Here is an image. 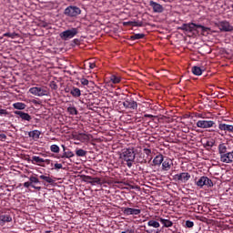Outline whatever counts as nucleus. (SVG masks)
<instances>
[{
  "mask_svg": "<svg viewBox=\"0 0 233 233\" xmlns=\"http://www.w3.org/2000/svg\"><path fill=\"white\" fill-rule=\"evenodd\" d=\"M29 181L31 185H35V186L41 183V181H39V178H37V177L35 176L29 177Z\"/></svg>",
  "mask_w": 233,
  "mask_h": 233,
  "instance_id": "obj_37",
  "label": "nucleus"
},
{
  "mask_svg": "<svg viewBox=\"0 0 233 233\" xmlns=\"http://www.w3.org/2000/svg\"><path fill=\"white\" fill-rule=\"evenodd\" d=\"M50 150L54 153V154H59V152H61V148L59 147V146L53 144L50 146Z\"/></svg>",
  "mask_w": 233,
  "mask_h": 233,
  "instance_id": "obj_35",
  "label": "nucleus"
},
{
  "mask_svg": "<svg viewBox=\"0 0 233 233\" xmlns=\"http://www.w3.org/2000/svg\"><path fill=\"white\" fill-rule=\"evenodd\" d=\"M160 223L166 227V228H168L174 225V222L167 219V218H159Z\"/></svg>",
  "mask_w": 233,
  "mask_h": 233,
  "instance_id": "obj_27",
  "label": "nucleus"
},
{
  "mask_svg": "<svg viewBox=\"0 0 233 233\" xmlns=\"http://www.w3.org/2000/svg\"><path fill=\"white\" fill-rule=\"evenodd\" d=\"M73 42L75 43V45H79V39L77 38H75Z\"/></svg>",
  "mask_w": 233,
  "mask_h": 233,
  "instance_id": "obj_51",
  "label": "nucleus"
},
{
  "mask_svg": "<svg viewBox=\"0 0 233 233\" xmlns=\"http://www.w3.org/2000/svg\"><path fill=\"white\" fill-rule=\"evenodd\" d=\"M24 187H25V188H30V187H31L32 188H35V190H41V187H37L35 185H32L30 180L28 182H25L24 183Z\"/></svg>",
  "mask_w": 233,
  "mask_h": 233,
  "instance_id": "obj_33",
  "label": "nucleus"
},
{
  "mask_svg": "<svg viewBox=\"0 0 233 233\" xmlns=\"http://www.w3.org/2000/svg\"><path fill=\"white\" fill-rule=\"evenodd\" d=\"M218 148V154H219L220 157H221V156H223L227 152H228V145L226 143L219 144Z\"/></svg>",
  "mask_w": 233,
  "mask_h": 233,
  "instance_id": "obj_16",
  "label": "nucleus"
},
{
  "mask_svg": "<svg viewBox=\"0 0 233 233\" xmlns=\"http://www.w3.org/2000/svg\"><path fill=\"white\" fill-rule=\"evenodd\" d=\"M207 146H208V147H212V145H210L209 142L207 143Z\"/></svg>",
  "mask_w": 233,
  "mask_h": 233,
  "instance_id": "obj_54",
  "label": "nucleus"
},
{
  "mask_svg": "<svg viewBox=\"0 0 233 233\" xmlns=\"http://www.w3.org/2000/svg\"><path fill=\"white\" fill-rule=\"evenodd\" d=\"M0 139L2 140L6 139V136L5 134H0Z\"/></svg>",
  "mask_w": 233,
  "mask_h": 233,
  "instance_id": "obj_50",
  "label": "nucleus"
},
{
  "mask_svg": "<svg viewBox=\"0 0 233 233\" xmlns=\"http://www.w3.org/2000/svg\"><path fill=\"white\" fill-rule=\"evenodd\" d=\"M149 6L153 8V12H155L156 14H161L165 10V8H163V5H161V4H157L152 0L149 2Z\"/></svg>",
  "mask_w": 233,
  "mask_h": 233,
  "instance_id": "obj_13",
  "label": "nucleus"
},
{
  "mask_svg": "<svg viewBox=\"0 0 233 233\" xmlns=\"http://www.w3.org/2000/svg\"><path fill=\"white\" fill-rule=\"evenodd\" d=\"M136 154H138V152L137 149L134 147L125 148L120 154L121 159L126 161V165L128 168H132L134 161L136 160Z\"/></svg>",
  "mask_w": 233,
  "mask_h": 233,
  "instance_id": "obj_1",
  "label": "nucleus"
},
{
  "mask_svg": "<svg viewBox=\"0 0 233 233\" xmlns=\"http://www.w3.org/2000/svg\"><path fill=\"white\" fill-rule=\"evenodd\" d=\"M196 28H201L202 32H207L208 30V27L194 23L183 24L181 26L177 27V30H183L184 32H194Z\"/></svg>",
  "mask_w": 233,
  "mask_h": 233,
  "instance_id": "obj_2",
  "label": "nucleus"
},
{
  "mask_svg": "<svg viewBox=\"0 0 233 233\" xmlns=\"http://www.w3.org/2000/svg\"><path fill=\"white\" fill-rule=\"evenodd\" d=\"M145 34H135L129 37L130 41H136L137 39H144Z\"/></svg>",
  "mask_w": 233,
  "mask_h": 233,
  "instance_id": "obj_34",
  "label": "nucleus"
},
{
  "mask_svg": "<svg viewBox=\"0 0 233 233\" xmlns=\"http://www.w3.org/2000/svg\"><path fill=\"white\" fill-rule=\"evenodd\" d=\"M67 112L70 116H77V114H79V111H77V108H76V106L67 107Z\"/></svg>",
  "mask_w": 233,
  "mask_h": 233,
  "instance_id": "obj_32",
  "label": "nucleus"
},
{
  "mask_svg": "<svg viewBox=\"0 0 233 233\" xmlns=\"http://www.w3.org/2000/svg\"><path fill=\"white\" fill-rule=\"evenodd\" d=\"M31 161H32L33 165H35L36 163V165H38V167H45L44 165L41 164V163H45V158H42L37 156H33Z\"/></svg>",
  "mask_w": 233,
  "mask_h": 233,
  "instance_id": "obj_19",
  "label": "nucleus"
},
{
  "mask_svg": "<svg viewBox=\"0 0 233 233\" xmlns=\"http://www.w3.org/2000/svg\"><path fill=\"white\" fill-rule=\"evenodd\" d=\"M13 107L15 108V110H25V108H26V104L23 102H16L13 104Z\"/></svg>",
  "mask_w": 233,
  "mask_h": 233,
  "instance_id": "obj_23",
  "label": "nucleus"
},
{
  "mask_svg": "<svg viewBox=\"0 0 233 233\" xmlns=\"http://www.w3.org/2000/svg\"><path fill=\"white\" fill-rule=\"evenodd\" d=\"M79 34V28L72 27L71 29H67L62 33H60V37L63 41H68L69 39H73Z\"/></svg>",
  "mask_w": 233,
  "mask_h": 233,
  "instance_id": "obj_3",
  "label": "nucleus"
},
{
  "mask_svg": "<svg viewBox=\"0 0 233 233\" xmlns=\"http://www.w3.org/2000/svg\"><path fill=\"white\" fill-rule=\"evenodd\" d=\"M137 163H140V165H145L147 163V158H145V154L139 153L138 157L137 158Z\"/></svg>",
  "mask_w": 233,
  "mask_h": 233,
  "instance_id": "obj_29",
  "label": "nucleus"
},
{
  "mask_svg": "<svg viewBox=\"0 0 233 233\" xmlns=\"http://www.w3.org/2000/svg\"><path fill=\"white\" fill-rule=\"evenodd\" d=\"M73 139L75 141H80L81 140V133H77V134L73 135Z\"/></svg>",
  "mask_w": 233,
  "mask_h": 233,
  "instance_id": "obj_46",
  "label": "nucleus"
},
{
  "mask_svg": "<svg viewBox=\"0 0 233 233\" xmlns=\"http://www.w3.org/2000/svg\"><path fill=\"white\" fill-rule=\"evenodd\" d=\"M218 27L220 32H233V26L228 23V21H220L218 24Z\"/></svg>",
  "mask_w": 233,
  "mask_h": 233,
  "instance_id": "obj_9",
  "label": "nucleus"
},
{
  "mask_svg": "<svg viewBox=\"0 0 233 233\" xmlns=\"http://www.w3.org/2000/svg\"><path fill=\"white\" fill-rule=\"evenodd\" d=\"M70 94L73 96V97H81V89L78 87H73L70 91Z\"/></svg>",
  "mask_w": 233,
  "mask_h": 233,
  "instance_id": "obj_26",
  "label": "nucleus"
},
{
  "mask_svg": "<svg viewBox=\"0 0 233 233\" xmlns=\"http://www.w3.org/2000/svg\"><path fill=\"white\" fill-rule=\"evenodd\" d=\"M0 221L2 223H10L12 217L10 215H0Z\"/></svg>",
  "mask_w": 233,
  "mask_h": 233,
  "instance_id": "obj_28",
  "label": "nucleus"
},
{
  "mask_svg": "<svg viewBox=\"0 0 233 233\" xmlns=\"http://www.w3.org/2000/svg\"><path fill=\"white\" fill-rule=\"evenodd\" d=\"M86 154V150H84L82 148L76 149V156H77V157H85Z\"/></svg>",
  "mask_w": 233,
  "mask_h": 233,
  "instance_id": "obj_31",
  "label": "nucleus"
},
{
  "mask_svg": "<svg viewBox=\"0 0 233 233\" xmlns=\"http://www.w3.org/2000/svg\"><path fill=\"white\" fill-rule=\"evenodd\" d=\"M196 185L200 188H203V187L209 188V187H214V182H212V179L208 178V177H201L196 181Z\"/></svg>",
  "mask_w": 233,
  "mask_h": 233,
  "instance_id": "obj_6",
  "label": "nucleus"
},
{
  "mask_svg": "<svg viewBox=\"0 0 233 233\" xmlns=\"http://www.w3.org/2000/svg\"><path fill=\"white\" fill-rule=\"evenodd\" d=\"M62 148L64 150L63 155L57 157V159H65L66 158V147H65V145H62Z\"/></svg>",
  "mask_w": 233,
  "mask_h": 233,
  "instance_id": "obj_41",
  "label": "nucleus"
},
{
  "mask_svg": "<svg viewBox=\"0 0 233 233\" xmlns=\"http://www.w3.org/2000/svg\"><path fill=\"white\" fill-rule=\"evenodd\" d=\"M123 106L128 110H137V102L132 97H127L124 99Z\"/></svg>",
  "mask_w": 233,
  "mask_h": 233,
  "instance_id": "obj_7",
  "label": "nucleus"
},
{
  "mask_svg": "<svg viewBox=\"0 0 233 233\" xmlns=\"http://www.w3.org/2000/svg\"><path fill=\"white\" fill-rule=\"evenodd\" d=\"M110 81H112L114 85H117L118 83H121V76L111 75Z\"/></svg>",
  "mask_w": 233,
  "mask_h": 233,
  "instance_id": "obj_30",
  "label": "nucleus"
},
{
  "mask_svg": "<svg viewBox=\"0 0 233 233\" xmlns=\"http://www.w3.org/2000/svg\"><path fill=\"white\" fill-rule=\"evenodd\" d=\"M144 116H145V117H149L150 119H151V117H154L153 115H148V114H146Z\"/></svg>",
  "mask_w": 233,
  "mask_h": 233,
  "instance_id": "obj_53",
  "label": "nucleus"
},
{
  "mask_svg": "<svg viewBox=\"0 0 233 233\" xmlns=\"http://www.w3.org/2000/svg\"><path fill=\"white\" fill-rule=\"evenodd\" d=\"M86 179H89L90 185H101V178L99 177H92L90 176H87Z\"/></svg>",
  "mask_w": 233,
  "mask_h": 233,
  "instance_id": "obj_22",
  "label": "nucleus"
},
{
  "mask_svg": "<svg viewBox=\"0 0 233 233\" xmlns=\"http://www.w3.org/2000/svg\"><path fill=\"white\" fill-rule=\"evenodd\" d=\"M147 226L148 227H153L154 228H159V227H160L159 222H157L156 220H149L147 222Z\"/></svg>",
  "mask_w": 233,
  "mask_h": 233,
  "instance_id": "obj_38",
  "label": "nucleus"
},
{
  "mask_svg": "<svg viewBox=\"0 0 233 233\" xmlns=\"http://www.w3.org/2000/svg\"><path fill=\"white\" fill-rule=\"evenodd\" d=\"M221 163H233V151H228L220 156Z\"/></svg>",
  "mask_w": 233,
  "mask_h": 233,
  "instance_id": "obj_11",
  "label": "nucleus"
},
{
  "mask_svg": "<svg viewBox=\"0 0 233 233\" xmlns=\"http://www.w3.org/2000/svg\"><path fill=\"white\" fill-rule=\"evenodd\" d=\"M125 26H143V22L128 21L124 22Z\"/></svg>",
  "mask_w": 233,
  "mask_h": 233,
  "instance_id": "obj_25",
  "label": "nucleus"
},
{
  "mask_svg": "<svg viewBox=\"0 0 233 233\" xmlns=\"http://www.w3.org/2000/svg\"><path fill=\"white\" fill-rule=\"evenodd\" d=\"M30 94L36 96L37 97H43V96H48V89L45 86H35L29 89Z\"/></svg>",
  "mask_w": 233,
  "mask_h": 233,
  "instance_id": "obj_5",
  "label": "nucleus"
},
{
  "mask_svg": "<svg viewBox=\"0 0 233 233\" xmlns=\"http://www.w3.org/2000/svg\"><path fill=\"white\" fill-rule=\"evenodd\" d=\"M66 159H70V157H74V152H72L70 149L66 151Z\"/></svg>",
  "mask_w": 233,
  "mask_h": 233,
  "instance_id": "obj_44",
  "label": "nucleus"
},
{
  "mask_svg": "<svg viewBox=\"0 0 233 233\" xmlns=\"http://www.w3.org/2000/svg\"><path fill=\"white\" fill-rule=\"evenodd\" d=\"M144 154H146L149 161H152V150H150L149 148H144Z\"/></svg>",
  "mask_w": 233,
  "mask_h": 233,
  "instance_id": "obj_40",
  "label": "nucleus"
},
{
  "mask_svg": "<svg viewBox=\"0 0 233 233\" xmlns=\"http://www.w3.org/2000/svg\"><path fill=\"white\" fill-rule=\"evenodd\" d=\"M1 168H2V167H0V170H1Z\"/></svg>",
  "mask_w": 233,
  "mask_h": 233,
  "instance_id": "obj_55",
  "label": "nucleus"
},
{
  "mask_svg": "<svg viewBox=\"0 0 233 233\" xmlns=\"http://www.w3.org/2000/svg\"><path fill=\"white\" fill-rule=\"evenodd\" d=\"M44 163H46V165H50L51 160L50 159H44Z\"/></svg>",
  "mask_w": 233,
  "mask_h": 233,
  "instance_id": "obj_52",
  "label": "nucleus"
},
{
  "mask_svg": "<svg viewBox=\"0 0 233 233\" xmlns=\"http://www.w3.org/2000/svg\"><path fill=\"white\" fill-rule=\"evenodd\" d=\"M175 179L181 181V183H187L190 179V175L188 173H180L175 175Z\"/></svg>",
  "mask_w": 233,
  "mask_h": 233,
  "instance_id": "obj_15",
  "label": "nucleus"
},
{
  "mask_svg": "<svg viewBox=\"0 0 233 233\" xmlns=\"http://www.w3.org/2000/svg\"><path fill=\"white\" fill-rule=\"evenodd\" d=\"M56 170H61L63 168V164L56 163L55 164Z\"/></svg>",
  "mask_w": 233,
  "mask_h": 233,
  "instance_id": "obj_48",
  "label": "nucleus"
},
{
  "mask_svg": "<svg viewBox=\"0 0 233 233\" xmlns=\"http://www.w3.org/2000/svg\"><path fill=\"white\" fill-rule=\"evenodd\" d=\"M50 88H52V90H57L58 86H57V83H56V81H51L49 84Z\"/></svg>",
  "mask_w": 233,
  "mask_h": 233,
  "instance_id": "obj_42",
  "label": "nucleus"
},
{
  "mask_svg": "<svg viewBox=\"0 0 233 233\" xmlns=\"http://www.w3.org/2000/svg\"><path fill=\"white\" fill-rule=\"evenodd\" d=\"M88 65H89V68H90L91 70H94V68H96V63H94V62H89Z\"/></svg>",
  "mask_w": 233,
  "mask_h": 233,
  "instance_id": "obj_49",
  "label": "nucleus"
},
{
  "mask_svg": "<svg viewBox=\"0 0 233 233\" xmlns=\"http://www.w3.org/2000/svg\"><path fill=\"white\" fill-rule=\"evenodd\" d=\"M64 14L67 17H77V15H81V8L76 5H69L65 9Z\"/></svg>",
  "mask_w": 233,
  "mask_h": 233,
  "instance_id": "obj_4",
  "label": "nucleus"
},
{
  "mask_svg": "<svg viewBox=\"0 0 233 233\" xmlns=\"http://www.w3.org/2000/svg\"><path fill=\"white\" fill-rule=\"evenodd\" d=\"M80 83L84 85V86H88V79L86 78H81Z\"/></svg>",
  "mask_w": 233,
  "mask_h": 233,
  "instance_id": "obj_47",
  "label": "nucleus"
},
{
  "mask_svg": "<svg viewBox=\"0 0 233 233\" xmlns=\"http://www.w3.org/2000/svg\"><path fill=\"white\" fill-rule=\"evenodd\" d=\"M203 72H205V69H203L198 66H194L192 67V74H194V76H201L203 74Z\"/></svg>",
  "mask_w": 233,
  "mask_h": 233,
  "instance_id": "obj_21",
  "label": "nucleus"
},
{
  "mask_svg": "<svg viewBox=\"0 0 233 233\" xmlns=\"http://www.w3.org/2000/svg\"><path fill=\"white\" fill-rule=\"evenodd\" d=\"M92 139V135L86 133H80V142L88 143Z\"/></svg>",
  "mask_w": 233,
  "mask_h": 233,
  "instance_id": "obj_20",
  "label": "nucleus"
},
{
  "mask_svg": "<svg viewBox=\"0 0 233 233\" xmlns=\"http://www.w3.org/2000/svg\"><path fill=\"white\" fill-rule=\"evenodd\" d=\"M40 179H43V181H46V183H49L50 185H52V183H54V179L50 177H46L45 175H41L39 176Z\"/></svg>",
  "mask_w": 233,
  "mask_h": 233,
  "instance_id": "obj_36",
  "label": "nucleus"
},
{
  "mask_svg": "<svg viewBox=\"0 0 233 233\" xmlns=\"http://www.w3.org/2000/svg\"><path fill=\"white\" fill-rule=\"evenodd\" d=\"M218 129L223 132H226V134L227 132H228L229 134H233V125L230 124L220 122L218 124Z\"/></svg>",
  "mask_w": 233,
  "mask_h": 233,
  "instance_id": "obj_10",
  "label": "nucleus"
},
{
  "mask_svg": "<svg viewBox=\"0 0 233 233\" xmlns=\"http://www.w3.org/2000/svg\"><path fill=\"white\" fill-rule=\"evenodd\" d=\"M192 227H194V221L187 220L186 228H192Z\"/></svg>",
  "mask_w": 233,
  "mask_h": 233,
  "instance_id": "obj_45",
  "label": "nucleus"
},
{
  "mask_svg": "<svg viewBox=\"0 0 233 233\" xmlns=\"http://www.w3.org/2000/svg\"><path fill=\"white\" fill-rule=\"evenodd\" d=\"M198 128H212L216 127V122L212 120H198L197 122Z\"/></svg>",
  "mask_w": 233,
  "mask_h": 233,
  "instance_id": "obj_8",
  "label": "nucleus"
},
{
  "mask_svg": "<svg viewBox=\"0 0 233 233\" xmlns=\"http://www.w3.org/2000/svg\"><path fill=\"white\" fill-rule=\"evenodd\" d=\"M29 137H32L33 139H39L41 136V131L39 130H33L28 133Z\"/></svg>",
  "mask_w": 233,
  "mask_h": 233,
  "instance_id": "obj_24",
  "label": "nucleus"
},
{
  "mask_svg": "<svg viewBox=\"0 0 233 233\" xmlns=\"http://www.w3.org/2000/svg\"><path fill=\"white\" fill-rule=\"evenodd\" d=\"M172 167V160L170 158L164 159L162 162V170L168 171Z\"/></svg>",
  "mask_w": 233,
  "mask_h": 233,
  "instance_id": "obj_17",
  "label": "nucleus"
},
{
  "mask_svg": "<svg viewBox=\"0 0 233 233\" xmlns=\"http://www.w3.org/2000/svg\"><path fill=\"white\" fill-rule=\"evenodd\" d=\"M14 114L15 116H18L22 119V121H28V122L32 121V116H30V114L28 113L16 110V111H14Z\"/></svg>",
  "mask_w": 233,
  "mask_h": 233,
  "instance_id": "obj_12",
  "label": "nucleus"
},
{
  "mask_svg": "<svg viewBox=\"0 0 233 233\" xmlns=\"http://www.w3.org/2000/svg\"><path fill=\"white\" fill-rule=\"evenodd\" d=\"M0 116H8V111L0 105Z\"/></svg>",
  "mask_w": 233,
  "mask_h": 233,
  "instance_id": "obj_43",
  "label": "nucleus"
},
{
  "mask_svg": "<svg viewBox=\"0 0 233 233\" xmlns=\"http://www.w3.org/2000/svg\"><path fill=\"white\" fill-rule=\"evenodd\" d=\"M164 157L163 155L159 154L157 155L154 159H153V165L155 167H160L163 164V160H164Z\"/></svg>",
  "mask_w": 233,
  "mask_h": 233,
  "instance_id": "obj_18",
  "label": "nucleus"
},
{
  "mask_svg": "<svg viewBox=\"0 0 233 233\" xmlns=\"http://www.w3.org/2000/svg\"><path fill=\"white\" fill-rule=\"evenodd\" d=\"M124 214H125V216H139V214H141V209L132 208H125Z\"/></svg>",
  "mask_w": 233,
  "mask_h": 233,
  "instance_id": "obj_14",
  "label": "nucleus"
},
{
  "mask_svg": "<svg viewBox=\"0 0 233 233\" xmlns=\"http://www.w3.org/2000/svg\"><path fill=\"white\" fill-rule=\"evenodd\" d=\"M19 35L17 33H5L4 37H10L11 39H15Z\"/></svg>",
  "mask_w": 233,
  "mask_h": 233,
  "instance_id": "obj_39",
  "label": "nucleus"
}]
</instances>
